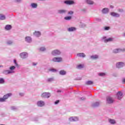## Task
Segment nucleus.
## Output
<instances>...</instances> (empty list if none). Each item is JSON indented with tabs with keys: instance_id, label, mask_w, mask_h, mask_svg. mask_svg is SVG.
<instances>
[{
	"instance_id": "cd10ccee",
	"label": "nucleus",
	"mask_w": 125,
	"mask_h": 125,
	"mask_svg": "<svg viewBox=\"0 0 125 125\" xmlns=\"http://www.w3.org/2000/svg\"><path fill=\"white\" fill-rule=\"evenodd\" d=\"M5 29L6 30H10V29H11V26L10 25H6Z\"/></svg>"
},
{
	"instance_id": "864d4df0",
	"label": "nucleus",
	"mask_w": 125,
	"mask_h": 125,
	"mask_svg": "<svg viewBox=\"0 0 125 125\" xmlns=\"http://www.w3.org/2000/svg\"><path fill=\"white\" fill-rule=\"evenodd\" d=\"M0 67H2V66H0Z\"/></svg>"
},
{
	"instance_id": "e433bc0d",
	"label": "nucleus",
	"mask_w": 125,
	"mask_h": 125,
	"mask_svg": "<svg viewBox=\"0 0 125 125\" xmlns=\"http://www.w3.org/2000/svg\"><path fill=\"white\" fill-rule=\"evenodd\" d=\"M110 29V27H108V26H105L104 27V30L105 31H108V30Z\"/></svg>"
},
{
	"instance_id": "603ef678",
	"label": "nucleus",
	"mask_w": 125,
	"mask_h": 125,
	"mask_svg": "<svg viewBox=\"0 0 125 125\" xmlns=\"http://www.w3.org/2000/svg\"><path fill=\"white\" fill-rule=\"evenodd\" d=\"M124 36H125V33H124Z\"/></svg>"
},
{
	"instance_id": "0eeeda50",
	"label": "nucleus",
	"mask_w": 125,
	"mask_h": 125,
	"mask_svg": "<svg viewBox=\"0 0 125 125\" xmlns=\"http://www.w3.org/2000/svg\"><path fill=\"white\" fill-rule=\"evenodd\" d=\"M117 97L119 100L122 99V98H123V93L122 92H121L120 91L118 92L117 93Z\"/></svg>"
},
{
	"instance_id": "3c124183",
	"label": "nucleus",
	"mask_w": 125,
	"mask_h": 125,
	"mask_svg": "<svg viewBox=\"0 0 125 125\" xmlns=\"http://www.w3.org/2000/svg\"><path fill=\"white\" fill-rule=\"evenodd\" d=\"M58 92H60V91H58Z\"/></svg>"
},
{
	"instance_id": "6ab92c4d",
	"label": "nucleus",
	"mask_w": 125,
	"mask_h": 125,
	"mask_svg": "<svg viewBox=\"0 0 125 125\" xmlns=\"http://www.w3.org/2000/svg\"><path fill=\"white\" fill-rule=\"evenodd\" d=\"M57 70L54 68H50L48 69V71H47V73H49V72H57Z\"/></svg>"
},
{
	"instance_id": "ea45409f",
	"label": "nucleus",
	"mask_w": 125,
	"mask_h": 125,
	"mask_svg": "<svg viewBox=\"0 0 125 125\" xmlns=\"http://www.w3.org/2000/svg\"><path fill=\"white\" fill-rule=\"evenodd\" d=\"M80 100H81V101H83L85 100V98H84V97H82V98H80Z\"/></svg>"
},
{
	"instance_id": "20e7f679",
	"label": "nucleus",
	"mask_w": 125,
	"mask_h": 125,
	"mask_svg": "<svg viewBox=\"0 0 125 125\" xmlns=\"http://www.w3.org/2000/svg\"><path fill=\"white\" fill-rule=\"evenodd\" d=\"M53 62H61L62 61V58L55 57L53 59Z\"/></svg>"
},
{
	"instance_id": "f8f14e48",
	"label": "nucleus",
	"mask_w": 125,
	"mask_h": 125,
	"mask_svg": "<svg viewBox=\"0 0 125 125\" xmlns=\"http://www.w3.org/2000/svg\"><path fill=\"white\" fill-rule=\"evenodd\" d=\"M111 15L112 16H114V17H120V15H119V14L116 13H114V12L111 13Z\"/></svg>"
},
{
	"instance_id": "2f4dec72",
	"label": "nucleus",
	"mask_w": 125,
	"mask_h": 125,
	"mask_svg": "<svg viewBox=\"0 0 125 125\" xmlns=\"http://www.w3.org/2000/svg\"><path fill=\"white\" fill-rule=\"evenodd\" d=\"M98 106H99V103H96L93 105V107H97Z\"/></svg>"
},
{
	"instance_id": "58836bf2",
	"label": "nucleus",
	"mask_w": 125,
	"mask_h": 125,
	"mask_svg": "<svg viewBox=\"0 0 125 125\" xmlns=\"http://www.w3.org/2000/svg\"><path fill=\"white\" fill-rule=\"evenodd\" d=\"M47 81L48 82H52V81H53V78H49Z\"/></svg>"
},
{
	"instance_id": "c85d7f7f",
	"label": "nucleus",
	"mask_w": 125,
	"mask_h": 125,
	"mask_svg": "<svg viewBox=\"0 0 125 125\" xmlns=\"http://www.w3.org/2000/svg\"><path fill=\"white\" fill-rule=\"evenodd\" d=\"M91 59H97L98 58V55L91 56Z\"/></svg>"
},
{
	"instance_id": "6e6552de",
	"label": "nucleus",
	"mask_w": 125,
	"mask_h": 125,
	"mask_svg": "<svg viewBox=\"0 0 125 125\" xmlns=\"http://www.w3.org/2000/svg\"><path fill=\"white\" fill-rule=\"evenodd\" d=\"M107 103H108L109 104H111V103H113V102H114V100H113V99H112V98L108 97L107 98Z\"/></svg>"
},
{
	"instance_id": "f704fd0d",
	"label": "nucleus",
	"mask_w": 125,
	"mask_h": 125,
	"mask_svg": "<svg viewBox=\"0 0 125 125\" xmlns=\"http://www.w3.org/2000/svg\"><path fill=\"white\" fill-rule=\"evenodd\" d=\"M0 83H4V80H3V79H0Z\"/></svg>"
},
{
	"instance_id": "09e8293b",
	"label": "nucleus",
	"mask_w": 125,
	"mask_h": 125,
	"mask_svg": "<svg viewBox=\"0 0 125 125\" xmlns=\"http://www.w3.org/2000/svg\"><path fill=\"white\" fill-rule=\"evenodd\" d=\"M111 8H113L114 7L113 6H110Z\"/></svg>"
},
{
	"instance_id": "423d86ee",
	"label": "nucleus",
	"mask_w": 125,
	"mask_h": 125,
	"mask_svg": "<svg viewBox=\"0 0 125 125\" xmlns=\"http://www.w3.org/2000/svg\"><path fill=\"white\" fill-rule=\"evenodd\" d=\"M124 65L125 63L123 62H119L116 64V66L117 68H122Z\"/></svg>"
},
{
	"instance_id": "de8ad7c7",
	"label": "nucleus",
	"mask_w": 125,
	"mask_h": 125,
	"mask_svg": "<svg viewBox=\"0 0 125 125\" xmlns=\"http://www.w3.org/2000/svg\"><path fill=\"white\" fill-rule=\"evenodd\" d=\"M37 65V63H33V66H36Z\"/></svg>"
},
{
	"instance_id": "4be33fe9",
	"label": "nucleus",
	"mask_w": 125,
	"mask_h": 125,
	"mask_svg": "<svg viewBox=\"0 0 125 125\" xmlns=\"http://www.w3.org/2000/svg\"><path fill=\"white\" fill-rule=\"evenodd\" d=\"M112 41H113V38H110L107 39H105L104 40V42H112Z\"/></svg>"
},
{
	"instance_id": "b1692460",
	"label": "nucleus",
	"mask_w": 125,
	"mask_h": 125,
	"mask_svg": "<svg viewBox=\"0 0 125 125\" xmlns=\"http://www.w3.org/2000/svg\"><path fill=\"white\" fill-rule=\"evenodd\" d=\"M5 19V16L3 15L0 14V20H4Z\"/></svg>"
},
{
	"instance_id": "5701e85b",
	"label": "nucleus",
	"mask_w": 125,
	"mask_h": 125,
	"mask_svg": "<svg viewBox=\"0 0 125 125\" xmlns=\"http://www.w3.org/2000/svg\"><path fill=\"white\" fill-rule=\"evenodd\" d=\"M31 6L33 8H37L38 5L35 3H31Z\"/></svg>"
},
{
	"instance_id": "9b49d317",
	"label": "nucleus",
	"mask_w": 125,
	"mask_h": 125,
	"mask_svg": "<svg viewBox=\"0 0 125 125\" xmlns=\"http://www.w3.org/2000/svg\"><path fill=\"white\" fill-rule=\"evenodd\" d=\"M102 12L104 14L108 13V12H109V9L107 8H104L103 9Z\"/></svg>"
},
{
	"instance_id": "7c9ffc66",
	"label": "nucleus",
	"mask_w": 125,
	"mask_h": 125,
	"mask_svg": "<svg viewBox=\"0 0 125 125\" xmlns=\"http://www.w3.org/2000/svg\"><path fill=\"white\" fill-rule=\"evenodd\" d=\"M77 69H82V68H83V65L82 64H79L77 66Z\"/></svg>"
},
{
	"instance_id": "ddd939ff",
	"label": "nucleus",
	"mask_w": 125,
	"mask_h": 125,
	"mask_svg": "<svg viewBox=\"0 0 125 125\" xmlns=\"http://www.w3.org/2000/svg\"><path fill=\"white\" fill-rule=\"evenodd\" d=\"M12 73H14V72L11 70H5L4 72V74H5V75H8V74H11Z\"/></svg>"
},
{
	"instance_id": "f3484780",
	"label": "nucleus",
	"mask_w": 125,
	"mask_h": 125,
	"mask_svg": "<svg viewBox=\"0 0 125 125\" xmlns=\"http://www.w3.org/2000/svg\"><path fill=\"white\" fill-rule=\"evenodd\" d=\"M34 35L35 36H36V37H40V36H41V32H40L39 31H35L34 33Z\"/></svg>"
},
{
	"instance_id": "bb28decb",
	"label": "nucleus",
	"mask_w": 125,
	"mask_h": 125,
	"mask_svg": "<svg viewBox=\"0 0 125 125\" xmlns=\"http://www.w3.org/2000/svg\"><path fill=\"white\" fill-rule=\"evenodd\" d=\"M93 82L92 81H87L86 83V84L87 85H89L90 84H93Z\"/></svg>"
},
{
	"instance_id": "a211bd4d",
	"label": "nucleus",
	"mask_w": 125,
	"mask_h": 125,
	"mask_svg": "<svg viewBox=\"0 0 125 125\" xmlns=\"http://www.w3.org/2000/svg\"><path fill=\"white\" fill-rule=\"evenodd\" d=\"M66 12V10H59L58 11V13L60 14H63V13H65Z\"/></svg>"
},
{
	"instance_id": "f257e3e1",
	"label": "nucleus",
	"mask_w": 125,
	"mask_h": 125,
	"mask_svg": "<svg viewBox=\"0 0 125 125\" xmlns=\"http://www.w3.org/2000/svg\"><path fill=\"white\" fill-rule=\"evenodd\" d=\"M42 98H49L50 97V93L44 92L41 95Z\"/></svg>"
},
{
	"instance_id": "dca6fc26",
	"label": "nucleus",
	"mask_w": 125,
	"mask_h": 125,
	"mask_svg": "<svg viewBox=\"0 0 125 125\" xmlns=\"http://www.w3.org/2000/svg\"><path fill=\"white\" fill-rule=\"evenodd\" d=\"M76 27H70L68 28V32H73V31H76Z\"/></svg>"
},
{
	"instance_id": "a878e982",
	"label": "nucleus",
	"mask_w": 125,
	"mask_h": 125,
	"mask_svg": "<svg viewBox=\"0 0 125 125\" xmlns=\"http://www.w3.org/2000/svg\"><path fill=\"white\" fill-rule=\"evenodd\" d=\"M86 2L88 4H93L94 3L93 1H91L90 0H87Z\"/></svg>"
},
{
	"instance_id": "4468645a",
	"label": "nucleus",
	"mask_w": 125,
	"mask_h": 125,
	"mask_svg": "<svg viewBox=\"0 0 125 125\" xmlns=\"http://www.w3.org/2000/svg\"><path fill=\"white\" fill-rule=\"evenodd\" d=\"M78 57H85V54L83 53H81L77 54Z\"/></svg>"
},
{
	"instance_id": "1a4fd4ad",
	"label": "nucleus",
	"mask_w": 125,
	"mask_h": 125,
	"mask_svg": "<svg viewBox=\"0 0 125 125\" xmlns=\"http://www.w3.org/2000/svg\"><path fill=\"white\" fill-rule=\"evenodd\" d=\"M64 3H66V4H74L75 2L73 0H66L64 1Z\"/></svg>"
},
{
	"instance_id": "79ce46f5",
	"label": "nucleus",
	"mask_w": 125,
	"mask_h": 125,
	"mask_svg": "<svg viewBox=\"0 0 125 125\" xmlns=\"http://www.w3.org/2000/svg\"><path fill=\"white\" fill-rule=\"evenodd\" d=\"M14 62L16 66H18V64H17V62H16V60H14Z\"/></svg>"
},
{
	"instance_id": "49530a36",
	"label": "nucleus",
	"mask_w": 125,
	"mask_h": 125,
	"mask_svg": "<svg viewBox=\"0 0 125 125\" xmlns=\"http://www.w3.org/2000/svg\"><path fill=\"white\" fill-rule=\"evenodd\" d=\"M119 11L120 12H122V11H123V10L119 9Z\"/></svg>"
},
{
	"instance_id": "72a5a7b5",
	"label": "nucleus",
	"mask_w": 125,
	"mask_h": 125,
	"mask_svg": "<svg viewBox=\"0 0 125 125\" xmlns=\"http://www.w3.org/2000/svg\"><path fill=\"white\" fill-rule=\"evenodd\" d=\"M5 101V99L4 98H0V102H4Z\"/></svg>"
},
{
	"instance_id": "37998d69",
	"label": "nucleus",
	"mask_w": 125,
	"mask_h": 125,
	"mask_svg": "<svg viewBox=\"0 0 125 125\" xmlns=\"http://www.w3.org/2000/svg\"><path fill=\"white\" fill-rule=\"evenodd\" d=\"M99 76H105V73H99Z\"/></svg>"
},
{
	"instance_id": "c756f323",
	"label": "nucleus",
	"mask_w": 125,
	"mask_h": 125,
	"mask_svg": "<svg viewBox=\"0 0 125 125\" xmlns=\"http://www.w3.org/2000/svg\"><path fill=\"white\" fill-rule=\"evenodd\" d=\"M60 75H65L66 74V71L64 70H61L60 71Z\"/></svg>"
},
{
	"instance_id": "7ed1b4c3",
	"label": "nucleus",
	"mask_w": 125,
	"mask_h": 125,
	"mask_svg": "<svg viewBox=\"0 0 125 125\" xmlns=\"http://www.w3.org/2000/svg\"><path fill=\"white\" fill-rule=\"evenodd\" d=\"M61 52L58 50H55L52 52V55H59V54H61Z\"/></svg>"
},
{
	"instance_id": "c9c22d12",
	"label": "nucleus",
	"mask_w": 125,
	"mask_h": 125,
	"mask_svg": "<svg viewBox=\"0 0 125 125\" xmlns=\"http://www.w3.org/2000/svg\"><path fill=\"white\" fill-rule=\"evenodd\" d=\"M15 66H11L10 67V70H11V71H12V70H14L15 69Z\"/></svg>"
},
{
	"instance_id": "8fccbe9b",
	"label": "nucleus",
	"mask_w": 125,
	"mask_h": 125,
	"mask_svg": "<svg viewBox=\"0 0 125 125\" xmlns=\"http://www.w3.org/2000/svg\"><path fill=\"white\" fill-rule=\"evenodd\" d=\"M17 0L18 1H19V0Z\"/></svg>"
},
{
	"instance_id": "4c0bfd02",
	"label": "nucleus",
	"mask_w": 125,
	"mask_h": 125,
	"mask_svg": "<svg viewBox=\"0 0 125 125\" xmlns=\"http://www.w3.org/2000/svg\"><path fill=\"white\" fill-rule=\"evenodd\" d=\"M44 50H45V48H44V47H41L40 48L41 51H44Z\"/></svg>"
},
{
	"instance_id": "39448f33",
	"label": "nucleus",
	"mask_w": 125,
	"mask_h": 125,
	"mask_svg": "<svg viewBox=\"0 0 125 125\" xmlns=\"http://www.w3.org/2000/svg\"><path fill=\"white\" fill-rule=\"evenodd\" d=\"M37 105L39 107H42V106H44V102L42 101H39L37 102Z\"/></svg>"
},
{
	"instance_id": "a19ab883",
	"label": "nucleus",
	"mask_w": 125,
	"mask_h": 125,
	"mask_svg": "<svg viewBox=\"0 0 125 125\" xmlns=\"http://www.w3.org/2000/svg\"><path fill=\"white\" fill-rule=\"evenodd\" d=\"M74 14V12H73V11H69V12H68V14H69V15H72V14Z\"/></svg>"
},
{
	"instance_id": "c03bdc74",
	"label": "nucleus",
	"mask_w": 125,
	"mask_h": 125,
	"mask_svg": "<svg viewBox=\"0 0 125 125\" xmlns=\"http://www.w3.org/2000/svg\"><path fill=\"white\" fill-rule=\"evenodd\" d=\"M60 101L59 100H57L55 102V104H58V103H59Z\"/></svg>"
},
{
	"instance_id": "2eb2a0df",
	"label": "nucleus",
	"mask_w": 125,
	"mask_h": 125,
	"mask_svg": "<svg viewBox=\"0 0 125 125\" xmlns=\"http://www.w3.org/2000/svg\"><path fill=\"white\" fill-rule=\"evenodd\" d=\"M25 41L27 42H32V39H31L30 37H27L25 38Z\"/></svg>"
},
{
	"instance_id": "f03ea898",
	"label": "nucleus",
	"mask_w": 125,
	"mask_h": 125,
	"mask_svg": "<svg viewBox=\"0 0 125 125\" xmlns=\"http://www.w3.org/2000/svg\"><path fill=\"white\" fill-rule=\"evenodd\" d=\"M20 56H21V58H22V59H24L26 58V57H27V56H28V53H27L26 52L21 53L20 54Z\"/></svg>"
},
{
	"instance_id": "9d476101",
	"label": "nucleus",
	"mask_w": 125,
	"mask_h": 125,
	"mask_svg": "<svg viewBox=\"0 0 125 125\" xmlns=\"http://www.w3.org/2000/svg\"><path fill=\"white\" fill-rule=\"evenodd\" d=\"M12 95V94L11 93H8L3 96V98L5 99V100H6V99H8L9 97H10Z\"/></svg>"
},
{
	"instance_id": "473e14b6",
	"label": "nucleus",
	"mask_w": 125,
	"mask_h": 125,
	"mask_svg": "<svg viewBox=\"0 0 125 125\" xmlns=\"http://www.w3.org/2000/svg\"><path fill=\"white\" fill-rule=\"evenodd\" d=\"M71 17H66L64 18V19L65 20H71Z\"/></svg>"
},
{
	"instance_id": "aec40b11",
	"label": "nucleus",
	"mask_w": 125,
	"mask_h": 125,
	"mask_svg": "<svg viewBox=\"0 0 125 125\" xmlns=\"http://www.w3.org/2000/svg\"><path fill=\"white\" fill-rule=\"evenodd\" d=\"M108 121L110 124H112V125H115L116 124V121L113 119H108Z\"/></svg>"
},
{
	"instance_id": "a18cd8bd",
	"label": "nucleus",
	"mask_w": 125,
	"mask_h": 125,
	"mask_svg": "<svg viewBox=\"0 0 125 125\" xmlns=\"http://www.w3.org/2000/svg\"><path fill=\"white\" fill-rule=\"evenodd\" d=\"M123 83H125V79H124L123 80Z\"/></svg>"
},
{
	"instance_id": "412c9836",
	"label": "nucleus",
	"mask_w": 125,
	"mask_h": 125,
	"mask_svg": "<svg viewBox=\"0 0 125 125\" xmlns=\"http://www.w3.org/2000/svg\"><path fill=\"white\" fill-rule=\"evenodd\" d=\"M70 120L72 122H76V121H78V118L77 117H71Z\"/></svg>"
},
{
	"instance_id": "393cba45",
	"label": "nucleus",
	"mask_w": 125,
	"mask_h": 125,
	"mask_svg": "<svg viewBox=\"0 0 125 125\" xmlns=\"http://www.w3.org/2000/svg\"><path fill=\"white\" fill-rule=\"evenodd\" d=\"M121 51L120 49H116L113 50V53H119Z\"/></svg>"
}]
</instances>
